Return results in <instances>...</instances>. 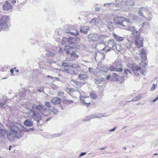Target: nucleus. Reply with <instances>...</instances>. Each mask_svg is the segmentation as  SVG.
Returning <instances> with one entry per match:
<instances>
[{
  "label": "nucleus",
  "instance_id": "nucleus-1",
  "mask_svg": "<svg viewBox=\"0 0 158 158\" xmlns=\"http://www.w3.org/2000/svg\"><path fill=\"white\" fill-rule=\"evenodd\" d=\"M127 30L132 31V34H134V35L135 40V44L137 47L140 48L143 47V38L140 37L139 33L135 30V27L134 26L129 27L127 28Z\"/></svg>",
  "mask_w": 158,
  "mask_h": 158
},
{
  "label": "nucleus",
  "instance_id": "nucleus-2",
  "mask_svg": "<svg viewBox=\"0 0 158 158\" xmlns=\"http://www.w3.org/2000/svg\"><path fill=\"white\" fill-rule=\"evenodd\" d=\"M32 110H35L46 117L50 116L51 114L50 110L42 105L34 104L32 105Z\"/></svg>",
  "mask_w": 158,
  "mask_h": 158
},
{
  "label": "nucleus",
  "instance_id": "nucleus-3",
  "mask_svg": "<svg viewBox=\"0 0 158 158\" xmlns=\"http://www.w3.org/2000/svg\"><path fill=\"white\" fill-rule=\"evenodd\" d=\"M30 111L32 114L31 117L34 121L37 122V125H41V124L40 123V122L42 119L43 114L40 113L35 110H32V109H30Z\"/></svg>",
  "mask_w": 158,
  "mask_h": 158
},
{
  "label": "nucleus",
  "instance_id": "nucleus-4",
  "mask_svg": "<svg viewBox=\"0 0 158 158\" xmlns=\"http://www.w3.org/2000/svg\"><path fill=\"white\" fill-rule=\"evenodd\" d=\"M9 20V17L7 16H4L0 19V30H5L8 28L7 22Z\"/></svg>",
  "mask_w": 158,
  "mask_h": 158
},
{
  "label": "nucleus",
  "instance_id": "nucleus-5",
  "mask_svg": "<svg viewBox=\"0 0 158 158\" xmlns=\"http://www.w3.org/2000/svg\"><path fill=\"white\" fill-rule=\"evenodd\" d=\"M20 128L19 127L16 126L14 127V129L11 128V131L14 132L15 138L18 139L21 138L23 135V132H24L23 130L22 127Z\"/></svg>",
  "mask_w": 158,
  "mask_h": 158
},
{
  "label": "nucleus",
  "instance_id": "nucleus-6",
  "mask_svg": "<svg viewBox=\"0 0 158 158\" xmlns=\"http://www.w3.org/2000/svg\"><path fill=\"white\" fill-rule=\"evenodd\" d=\"M66 53H67L69 56V58H67L66 59L67 61H74L76 59H77L78 56L76 54V51L73 50H67Z\"/></svg>",
  "mask_w": 158,
  "mask_h": 158
},
{
  "label": "nucleus",
  "instance_id": "nucleus-7",
  "mask_svg": "<svg viewBox=\"0 0 158 158\" xmlns=\"http://www.w3.org/2000/svg\"><path fill=\"white\" fill-rule=\"evenodd\" d=\"M112 80L114 81H119L121 84L124 83L125 81V77L124 76H119L116 73H113Z\"/></svg>",
  "mask_w": 158,
  "mask_h": 158
},
{
  "label": "nucleus",
  "instance_id": "nucleus-8",
  "mask_svg": "<svg viewBox=\"0 0 158 158\" xmlns=\"http://www.w3.org/2000/svg\"><path fill=\"white\" fill-rule=\"evenodd\" d=\"M98 37V34L93 33L87 35V39L89 41L94 42L99 40Z\"/></svg>",
  "mask_w": 158,
  "mask_h": 158
},
{
  "label": "nucleus",
  "instance_id": "nucleus-9",
  "mask_svg": "<svg viewBox=\"0 0 158 158\" xmlns=\"http://www.w3.org/2000/svg\"><path fill=\"white\" fill-rule=\"evenodd\" d=\"M125 18L121 16H115L114 19V21L115 25H120L123 26H125L123 23L124 21Z\"/></svg>",
  "mask_w": 158,
  "mask_h": 158
},
{
  "label": "nucleus",
  "instance_id": "nucleus-10",
  "mask_svg": "<svg viewBox=\"0 0 158 158\" xmlns=\"http://www.w3.org/2000/svg\"><path fill=\"white\" fill-rule=\"evenodd\" d=\"M73 29L72 28V26H69L67 27L65 30V32L67 34H69L71 35H79V32L78 31H76V33H74L73 31Z\"/></svg>",
  "mask_w": 158,
  "mask_h": 158
},
{
  "label": "nucleus",
  "instance_id": "nucleus-11",
  "mask_svg": "<svg viewBox=\"0 0 158 158\" xmlns=\"http://www.w3.org/2000/svg\"><path fill=\"white\" fill-rule=\"evenodd\" d=\"M71 68H74V71H73V73L75 74L76 73V72H78L80 71V66L77 63H74L71 62Z\"/></svg>",
  "mask_w": 158,
  "mask_h": 158
},
{
  "label": "nucleus",
  "instance_id": "nucleus-12",
  "mask_svg": "<svg viewBox=\"0 0 158 158\" xmlns=\"http://www.w3.org/2000/svg\"><path fill=\"white\" fill-rule=\"evenodd\" d=\"M2 8L4 10L9 11L11 10L12 7L10 4L7 1H6L3 4Z\"/></svg>",
  "mask_w": 158,
  "mask_h": 158
},
{
  "label": "nucleus",
  "instance_id": "nucleus-13",
  "mask_svg": "<svg viewBox=\"0 0 158 158\" xmlns=\"http://www.w3.org/2000/svg\"><path fill=\"white\" fill-rule=\"evenodd\" d=\"M6 134L7 137L9 140L10 142L14 141L15 138L14 132L11 131H10Z\"/></svg>",
  "mask_w": 158,
  "mask_h": 158
},
{
  "label": "nucleus",
  "instance_id": "nucleus-14",
  "mask_svg": "<svg viewBox=\"0 0 158 158\" xmlns=\"http://www.w3.org/2000/svg\"><path fill=\"white\" fill-rule=\"evenodd\" d=\"M51 102L54 105L59 104L61 102V99L57 97H54L52 99Z\"/></svg>",
  "mask_w": 158,
  "mask_h": 158
},
{
  "label": "nucleus",
  "instance_id": "nucleus-15",
  "mask_svg": "<svg viewBox=\"0 0 158 158\" xmlns=\"http://www.w3.org/2000/svg\"><path fill=\"white\" fill-rule=\"evenodd\" d=\"M107 47L110 48H112L113 50L114 49L116 46L115 45V44L114 40H110L108 44Z\"/></svg>",
  "mask_w": 158,
  "mask_h": 158
},
{
  "label": "nucleus",
  "instance_id": "nucleus-16",
  "mask_svg": "<svg viewBox=\"0 0 158 158\" xmlns=\"http://www.w3.org/2000/svg\"><path fill=\"white\" fill-rule=\"evenodd\" d=\"M70 83L74 87L77 88L80 87L82 85L80 82L75 80L71 81Z\"/></svg>",
  "mask_w": 158,
  "mask_h": 158
},
{
  "label": "nucleus",
  "instance_id": "nucleus-17",
  "mask_svg": "<svg viewBox=\"0 0 158 158\" xmlns=\"http://www.w3.org/2000/svg\"><path fill=\"white\" fill-rule=\"evenodd\" d=\"M89 29V27L83 26L80 28V31L81 33L86 34Z\"/></svg>",
  "mask_w": 158,
  "mask_h": 158
},
{
  "label": "nucleus",
  "instance_id": "nucleus-18",
  "mask_svg": "<svg viewBox=\"0 0 158 158\" xmlns=\"http://www.w3.org/2000/svg\"><path fill=\"white\" fill-rule=\"evenodd\" d=\"M112 35L114 39L116 41L121 42L123 40L124 38L123 37L116 35L114 33H112Z\"/></svg>",
  "mask_w": 158,
  "mask_h": 158
},
{
  "label": "nucleus",
  "instance_id": "nucleus-19",
  "mask_svg": "<svg viewBox=\"0 0 158 158\" xmlns=\"http://www.w3.org/2000/svg\"><path fill=\"white\" fill-rule=\"evenodd\" d=\"M140 54L142 60L143 61L147 59V53L145 50L143 49H142Z\"/></svg>",
  "mask_w": 158,
  "mask_h": 158
},
{
  "label": "nucleus",
  "instance_id": "nucleus-20",
  "mask_svg": "<svg viewBox=\"0 0 158 158\" xmlns=\"http://www.w3.org/2000/svg\"><path fill=\"white\" fill-rule=\"evenodd\" d=\"M141 69V67L138 66L133 67L132 70L135 76H137L139 75V73L137 71L140 70Z\"/></svg>",
  "mask_w": 158,
  "mask_h": 158
},
{
  "label": "nucleus",
  "instance_id": "nucleus-21",
  "mask_svg": "<svg viewBox=\"0 0 158 158\" xmlns=\"http://www.w3.org/2000/svg\"><path fill=\"white\" fill-rule=\"evenodd\" d=\"M147 9L146 8L144 7H141L138 11V14L141 17L145 18L142 12L144 11L146 12V11H147Z\"/></svg>",
  "mask_w": 158,
  "mask_h": 158
},
{
  "label": "nucleus",
  "instance_id": "nucleus-22",
  "mask_svg": "<svg viewBox=\"0 0 158 158\" xmlns=\"http://www.w3.org/2000/svg\"><path fill=\"white\" fill-rule=\"evenodd\" d=\"M90 23L93 25H97L98 23V20L97 18L94 17L90 21Z\"/></svg>",
  "mask_w": 158,
  "mask_h": 158
},
{
  "label": "nucleus",
  "instance_id": "nucleus-23",
  "mask_svg": "<svg viewBox=\"0 0 158 158\" xmlns=\"http://www.w3.org/2000/svg\"><path fill=\"white\" fill-rule=\"evenodd\" d=\"M24 124L25 126L29 127H31L33 125L32 122L28 119H26L24 121Z\"/></svg>",
  "mask_w": 158,
  "mask_h": 158
},
{
  "label": "nucleus",
  "instance_id": "nucleus-24",
  "mask_svg": "<svg viewBox=\"0 0 158 158\" xmlns=\"http://www.w3.org/2000/svg\"><path fill=\"white\" fill-rule=\"evenodd\" d=\"M105 81V79L103 78H99L98 77L94 79V81L96 84H99L103 81Z\"/></svg>",
  "mask_w": 158,
  "mask_h": 158
},
{
  "label": "nucleus",
  "instance_id": "nucleus-25",
  "mask_svg": "<svg viewBox=\"0 0 158 158\" xmlns=\"http://www.w3.org/2000/svg\"><path fill=\"white\" fill-rule=\"evenodd\" d=\"M114 65L115 67H123V64L121 61L117 60L115 61Z\"/></svg>",
  "mask_w": 158,
  "mask_h": 158
},
{
  "label": "nucleus",
  "instance_id": "nucleus-26",
  "mask_svg": "<svg viewBox=\"0 0 158 158\" xmlns=\"http://www.w3.org/2000/svg\"><path fill=\"white\" fill-rule=\"evenodd\" d=\"M78 35H78L77 36L76 35H73V36H74V37H73L72 39L74 42L75 45L76 44L79 43L80 41V39L79 37H77Z\"/></svg>",
  "mask_w": 158,
  "mask_h": 158
},
{
  "label": "nucleus",
  "instance_id": "nucleus-27",
  "mask_svg": "<svg viewBox=\"0 0 158 158\" xmlns=\"http://www.w3.org/2000/svg\"><path fill=\"white\" fill-rule=\"evenodd\" d=\"M91 119L92 118H100L102 117H104L103 114L99 113L97 115L95 114L92 116H89Z\"/></svg>",
  "mask_w": 158,
  "mask_h": 158
},
{
  "label": "nucleus",
  "instance_id": "nucleus-28",
  "mask_svg": "<svg viewBox=\"0 0 158 158\" xmlns=\"http://www.w3.org/2000/svg\"><path fill=\"white\" fill-rule=\"evenodd\" d=\"M79 78L81 80H84L88 77L86 74H80L78 76Z\"/></svg>",
  "mask_w": 158,
  "mask_h": 158
},
{
  "label": "nucleus",
  "instance_id": "nucleus-29",
  "mask_svg": "<svg viewBox=\"0 0 158 158\" xmlns=\"http://www.w3.org/2000/svg\"><path fill=\"white\" fill-rule=\"evenodd\" d=\"M126 4L127 6H133L135 5V2L133 0H127L126 2Z\"/></svg>",
  "mask_w": 158,
  "mask_h": 158
},
{
  "label": "nucleus",
  "instance_id": "nucleus-30",
  "mask_svg": "<svg viewBox=\"0 0 158 158\" xmlns=\"http://www.w3.org/2000/svg\"><path fill=\"white\" fill-rule=\"evenodd\" d=\"M22 127L23 128V131L24 132H28L30 131H33L34 129V127L27 128L25 127L24 126H23Z\"/></svg>",
  "mask_w": 158,
  "mask_h": 158
},
{
  "label": "nucleus",
  "instance_id": "nucleus-31",
  "mask_svg": "<svg viewBox=\"0 0 158 158\" xmlns=\"http://www.w3.org/2000/svg\"><path fill=\"white\" fill-rule=\"evenodd\" d=\"M146 12L148 15V17H147V18H146V20L148 21H150L151 19L152 18V15L151 14L148 9L147 11H146Z\"/></svg>",
  "mask_w": 158,
  "mask_h": 158
},
{
  "label": "nucleus",
  "instance_id": "nucleus-32",
  "mask_svg": "<svg viewBox=\"0 0 158 158\" xmlns=\"http://www.w3.org/2000/svg\"><path fill=\"white\" fill-rule=\"evenodd\" d=\"M73 37H70L69 38H68V43L70 45H75L74 42L72 39Z\"/></svg>",
  "mask_w": 158,
  "mask_h": 158
},
{
  "label": "nucleus",
  "instance_id": "nucleus-33",
  "mask_svg": "<svg viewBox=\"0 0 158 158\" xmlns=\"http://www.w3.org/2000/svg\"><path fill=\"white\" fill-rule=\"evenodd\" d=\"M7 132L6 130H4L3 129L0 128V137L5 135Z\"/></svg>",
  "mask_w": 158,
  "mask_h": 158
},
{
  "label": "nucleus",
  "instance_id": "nucleus-34",
  "mask_svg": "<svg viewBox=\"0 0 158 158\" xmlns=\"http://www.w3.org/2000/svg\"><path fill=\"white\" fill-rule=\"evenodd\" d=\"M63 102L65 104H70L71 103H73V101L72 100H70L68 99H64Z\"/></svg>",
  "mask_w": 158,
  "mask_h": 158
},
{
  "label": "nucleus",
  "instance_id": "nucleus-35",
  "mask_svg": "<svg viewBox=\"0 0 158 158\" xmlns=\"http://www.w3.org/2000/svg\"><path fill=\"white\" fill-rule=\"evenodd\" d=\"M68 38L64 37L63 38L62 41H61V44L63 45H65L66 43L68 42Z\"/></svg>",
  "mask_w": 158,
  "mask_h": 158
},
{
  "label": "nucleus",
  "instance_id": "nucleus-36",
  "mask_svg": "<svg viewBox=\"0 0 158 158\" xmlns=\"http://www.w3.org/2000/svg\"><path fill=\"white\" fill-rule=\"evenodd\" d=\"M91 98L93 99H95L97 98L98 96L94 92H92L90 94Z\"/></svg>",
  "mask_w": 158,
  "mask_h": 158
},
{
  "label": "nucleus",
  "instance_id": "nucleus-37",
  "mask_svg": "<svg viewBox=\"0 0 158 158\" xmlns=\"http://www.w3.org/2000/svg\"><path fill=\"white\" fill-rule=\"evenodd\" d=\"M106 37V36L105 35H100L99 34V40H100L103 41L104 39Z\"/></svg>",
  "mask_w": 158,
  "mask_h": 158
},
{
  "label": "nucleus",
  "instance_id": "nucleus-38",
  "mask_svg": "<svg viewBox=\"0 0 158 158\" xmlns=\"http://www.w3.org/2000/svg\"><path fill=\"white\" fill-rule=\"evenodd\" d=\"M46 55L48 56L49 57H53V56L55 54L53 52H50L49 51L47 52L46 53Z\"/></svg>",
  "mask_w": 158,
  "mask_h": 158
},
{
  "label": "nucleus",
  "instance_id": "nucleus-39",
  "mask_svg": "<svg viewBox=\"0 0 158 158\" xmlns=\"http://www.w3.org/2000/svg\"><path fill=\"white\" fill-rule=\"evenodd\" d=\"M123 67H116L115 71L121 72L123 70Z\"/></svg>",
  "mask_w": 158,
  "mask_h": 158
},
{
  "label": "nucleus",
  "instance_id": "nucleus-40",
  "mask_svg": "<svg viewBox=\"0 0 158 158\" xmlns=\"http://www.w3.org/2000/svg\"><path fill=\"white\" fill-rule=\"evenodd\" d=\"M64 93L63 92H59L58 93V95L60 97H63V99L65 98V96H64Z\"/></svg>",
  "mask_w": 158,
  "mask_h": 158
},
{
  "label": "nucleus",
  "instance_id": "nucleus-41",
  "mask_svg": "<svg viewBox=\"0 0 158 158\" xmlns=\"http://www.w3.org/2000/svg\"><path fill=\"white\" fill-rule=\"evenodd\" d=\"M66 91L69 93H70L72 92H74V89L73 88H68L66 89Z\"/></svg>",
  "mask_w": 158,
  "mask_h": 158
},
{
  "label": "nucleus",
  "instance_id": "nucleus-42",
  "mask_svg": "<svg viewBox=\"0 0 158 158\" xmlns=\"http://www.w3.org/2000/svg\"><path fill=\"white\" fill-rule=\"evenodd\" d=\"M45 105L49 108H50L51 107H52V106L51 105V103L49 102H45Z\"/></svg>",
  "mask_w": 158,
  "mask_h": 158
},
{
  "label": "nucleus",
  "instance_id": "nucleus-43",
  "mask_svg": "<svg viewBox=\"0 0 158 158\" xmlns=\"http://www.w3.org/2000/svg\"><path fill=\"white\" fill-rule=\"evenodd\" d=\"M52 112L55 115L57 114L59 112L55 108H54L53 109H52Z\"/></svg>",
  "mask_w": 158,
  "mask_h": 158
},
{
  "label": "nucleus",
  "instance_id": "nucleus-44",
  "mask_svg": "<svg viewBox=\"0 0 158 158\" xmlns=\"http://www.w3.org/2000/svg\"><path fill=\"white\" fill-rule=\"evenodd\" d=\"M81 97H83L84 98H86V97L81 95L80 97V99L81 102L85 104L86 103L85 100L83 99H82Z\"/></svg>",
  "mask_w": 158,
  "mask_h": 158
},
{
  "label": "nucleus",
  "instance_id": "nucleus-45",
  "mask_svg": "<svg viewBox=\"0 0 158 158\" xmlns=\"http://www.w3.org/2000/svg\"><path fill=\"white\" fill-rule=\"evenodd\" d=\"M6 102L4 101L2 102H0V106L1 107L5 108V106H4L6 105Z\"/></svg>",
  "mask_w": 158,
  "mask_h": 158
},
{
  "label": "nucleus",
  "instance_id": "nucleus-46",
  "mask_svg": "<svg viewBox=\"0 0 158 158\" xmlns=\"http://www.w3.org/2000/svg\"><path fill=\"white\" fill-rule=\"evenodd\" d=\"M116 67L112 65L110 67L109 70L111 71H115Z\"/></svg>",
  "mask_w": 158,
  "mask_h": 158
},
{
  "label": "nucleus",
  "instance_id": "nucleus-47",
  "mask_svg": "<svg viewBox=\"0 0 158 158\" xmlns=\"http://www.w3.org/2000/svg\"><path fill=\"white\" fill-rule=\"evenodd\" d=\"M67 47V50H73L74 49V47L73 46H70L69 45L66 46Z\"/></svg>",
  "mask_w": 158,
  "mask_h": 158
},
{
  "label": "nucleus",
  "instance_id": "nucleus-48",
  "mask_svg": "<svg viewBox=\"0 0 158 158\" xmlns=\"http://www.w3.org/2000/svg\"><path fill=\"white\" fill-rule=\"evenodd\" d=\"M58 86L53 84H52L51 85V87L52 89L53 90H56L57 89Z\"/></svg>",
  "mask_w": 158,
  "mask_h": 158
},
{
  "label": "nucleus",
  "instance_id": "nucleus-49",
  "mask_svg": "<svg viewBox=\"0 0 158 158\" xmlns=\"http://www.w3.org/2000/svg\"><path fill=\"white\" fill-rule=\"evenodd\" d=\"M47 62L50 64H51L52 63H56V62L54 60L52 59H51L48 60V61Z\"/></svg>",
  "mask_w": 158,
  "mask_h": 158
},
{
  "label": "nucleus",
  "instance_id": "nucleus-50",
  "mask_svg": "<svg viewBox=\"0 0 158 158\" xmlns=\"http://www.w3.org/2000/svg\"><path fill=\"white\" fill-rule=\"evenodd\" d=\"M142 97V94L139 95L138 96L135 97L134 98L136 100V101H137V100L140 99Z\"/></svg>",
  "mask_w": 158,
  "mask_h": 158
},
{
  "label": "nucleus",
  "instance_id": "nucleus-51",
  "mask_svg": "<svg viewBox=\"0 0 158 158\" xmlns=\"http://www.w3.org/2000/svg\"><path fill=\"white\" fill-rule=\"evenodd\" d=\"M131 73V72L130 70L129 69H125L124 70V73L125 74H128V73Z\"/></svg>",
  "mask_w": 158,
  "mask_h": 158
},
{
  "label": "nucleus",
  "instance_id": "nucleus-52",
  "mask_svg": "<svg viewBox=\"0 0 158 158\" xmlns=\"http://www.w3.org/2000/svg\"><path fill=\"white\" fill-rule=\"evenodd\" d=\"M90 116H87L86 118L82 120V121L83 122H86L87 121H89L90 119Z\"/></svg>",
  "mask_w": 158,
  "mask_h": 158
},
{
  "label": "nucleus",
  "instance_id": "nucleus-53",
  "mask_svg": "<svg viewBox=\"0 0 158 158\" xmlns=\"http://www.w3.org/2000/svg\"><path fill=\"white\" fill-rule=\"evenodd\" d=\"M68 64L67 63V62H62V66H64V67H65V68H66V67H68Z\"/></svg>",
  "mask_w": 158,
  "mask_h": 158
},
{
  "label": "nucleus",
  "instance_id": "nucleus-54",
  "mask_svg": "<svg viewBox=\"0 0 158 158\" xmlns=\"http://www.w3.org/2000/svg\"><path fill=\"white\" fill-rule=\"evenodd\" d=\"M63 71L66 73H69V69H68V68H64V70H63Z\"/></svg>",
  "mask_w": 158,
  "mask_h": 158
},
{
  "label": "nucleus",
  "instance_id": "nucleus-55",
  "mask_svg": "<svg viewBox=\"0 0 158 158\" xmlns=\"http://www.w3.org/2000/svg\"><path fill=\"white\" fill-rule=\"evenodd\" d=\"M37 91L40 92H44V89L43 88H38Z\"/></svg>",
  "mask_w": 158,
  "mask_h": 158
},
{
  "label": "nucleus",
  "instance_id": "nucleus-56",
  "mask_svg": "<svg viewBox=\"0 0 158 158\" xmlns=\"http://www.w3.org/2000/svg\"><path fill=\"white\" fill-rule=\"evenodd\" d=\"M155 86H156L155 84H153V85H152V87L151 88V91H153L154 90V89H155Z\"/></svg>",
  "mask_w": 158,
  "mask_h": 158
},
{
  "label": "nucleus",
  "instance_id": "nucleus-57",
  "mask_svg": "<svg viewBox=\"0 0 158 158\" xmlns=\"http://www.w3.org/2000/svg\"><path fill=\"white\" fill-rule=\"evenodd\" d=\"M86 154V152H82L80 154V155L79 156V157L85 155Z\"/></svg>",
  "mask_w": 158,
  "mask_h": 158
},
{
  "label": "nucleus",
  "instance_id": "nucleus-58",
  "mask_svg": "<svg viewBox=\"0 0 158 158\" xmlns=\"http://www.w3.org/2000/svg\"><path fill=\"white\" fill-rule=\"evenodd\" d=\"M116 128V127H114L113 128L109 130L110 132H112L115 131Z\"/></svg>",
  "mask_w": 158,
  "mask_h": 158
},
{
  "label": "nucleus",
  "instance_id": "nucleus-59",
  "mask_svg": "<svg viewBox=\"0 0 158 158\" xmlns=\"http://www.w3.org/2000/svg\"><path fill=\"white\" fill-rule=\"evenodd\" d=\"M10 72L11 73V75H12L14 72V69L13 68L11 69L10 70Z\"/></svg>",
  "mask_w": 158,
  "mask_h": 158
},
{
  "label": "nucleus",
  "instance_id": "nucleus-60",
  "mask_svg": "<svg viewBox=\"0 0 158 158\" xmlns=\"http://www.w3.org/2000/svg\"><path fill=\"white\" fill-rule=\"evenodd\" d=\"M53 79H55V80H54V81L55 80L57 81H60V80L59 79V78L57 77H54Z\"/></svg>",
  "mask_w": 158,
  "mask_h": 158
},
{
  "label": "nucleus",
  "instance_id": "nucleus-61",
  "mask_svg": "<svg viewBox=\"0 0 158 158\" xmlns=\"http://www.w3.org/2000/svg\"><path fill=\"white\" fill-rule=\"evenodd\" d=\"M143 66L145 67V68H146V67H148V64L146 63H144L143 64Z\"/></svg>",
  "mask_w": 158,
  "mask_h": 158
},
{
  "label": "nucleus",
  "instance_id": "nucleus-62",
  "mask_svg": "<svg viewBox=\"0 0 158 158\" xmlns=\"http://www.w3.org/2000/svg\"><path fill=\"white\" fill-rule=\"evenodd\" d=\"M90 105V103H85V105L87 107H88L89 105Z\"/></svg>",
  "mask_w": 158,
  "mask_h": 158
},
{
  "label": "nucleus",
  "instance_id": "nucleus-63",
  "mask_svg": "<svg viewBox=\"0 0 158 158\" xmlns=\"http://www.w3.org/2000/svg\"><path fill=\"white\" fill-rule=\"evenodd\" d=\"M119 104H122L123 105H125L126 104V102H124V101H122L120 102Z\"/></svg>",
  "mask_w": 158,
  "mask_h": 158
},
{
  "label": "nucleus",
  "instance_id": "nucleus-64",
  "mask_svg": "<svg viewBox=\"0 0 158 158\" xmlns=\"http://www.w3.org/2000/svg\"><path fill=\"white\" fill-rule=\"evenodd\" d=\"M158 100V95L153 100H152V102H155L157 100Z\"/></svg>",
  "mask_w": 158,
  "mask_h": 158
}]
</instances>
